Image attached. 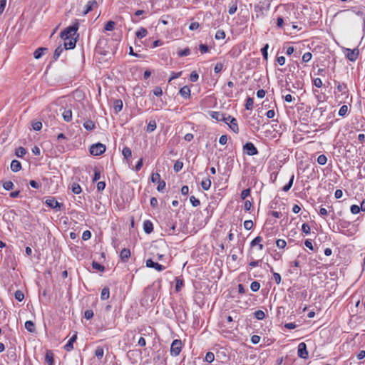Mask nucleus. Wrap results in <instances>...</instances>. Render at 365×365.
Wrapping results in <instances>:
<instances>
[{"mask_svg":"<svg viewBox=\"0 0 365 365\" xmlns=\"http://www.w3.org/2000/svg\"><path fill=\"white\" fill-rule=\"evenodd\" d=\"M78 29V22L76 21L73 25L67 27L61 32L60 36L63 39V47L66 50L73 49L76 44V38L78 36L77 34Z\"/></svg>","mask_w":365,"mask_h":365,"instance_id":"nucleus-1","label":"nucleus"},{"mask_svg":"<svg viewBox=\"0 0 365 365\" xmlns=\"http://www.w3.org/2000/svg\"><path fill=\"white\" fill-rule=\"evenodd\" d=\"M122 155L123 156V163L128 165L132 170H137V163L133 164V153L131 149L128 146H123L122 149Z\"/></svg>","mask_w":365,"mask_h":365,"instance_id":"nucleus-2","label":"nucleus"},{"mask_svg":"<svg viewBox=\"0 0 365 365\" xmlns=\"http://www.w3.org/2000/svg\"><path fill=\"white\" fill-rule=\"evenodd\" d=\"M107 43V39H100L96 46V50L98 52L104 56L114 53V48L106 47Z\"/></svg>","mask_w":365,"mask_h":365,"instance_id":"nucleus-3","label":"nucleus"},{"mask_svg":"<svg viewBox=\"0 0 365 365\" xmlns=\"http://www.w3.org/2000/svg\"><path fill=\"white\" fill-rule=\"evenodd\" d=\"M89 151L93 155H100L106 151V145L101 143L93 144L90 147Z\"/></svg>","mask_w":365,"mask_h":365,"instance_id":"nucleus-4","label":"nucleus"},{"mask_svg":"<svg viewBox=\"0 0 365 365\" xmlns=\"http://www.w3.org/2000/svg\"><path fill=\"white\" fill-rule=\"evenodd\" d=\"M182 349V341L180 339H175L170 346V354L177 356L180 354Z\"/></svg>","mask_w":365,"mask_h":365,"instance_id":"nucleus-5","label":"nucleus"},{"mask_svg":"<svg viewBox=\"0 0 365 365\" xmlns=\"http://www.w3.org/2000/svg\"><path fill=\"white\" fill-rule=\"evenodd\" d=\"M344 53L349 61H355L358 58L359 51L358 48H344Z\"/></svg>","mask_w":365,"mask_h":365,"instance_id":"nucleus-6","label":"nucleus"},{"mask_svg":"<svg viewBox=\"0 0 365 365\" xmlns=\"http://www.w3.org/2000/svg\"><path fill=\"white\" fill-rule=\"evenodd\" d=\"M45 203L48 207L55 209L56 210H61L62 207H63V203L58 202L53 197H48V199H46L45 201Z\"/></svg>","mask_w":365,"mask_h":365,"instance_id":"nucleus-7","label":"nucleus"},{"mask_svg":"<svg viewBox=\"0 0 365 365\" xmlns=\"http://www.w3.org/2000/svg\"><path fill=\"white\" fill-rule=\"evenodd\" d=\"M243 150L248 155H255L258 153L257 148L251 142L246 143L243 146Z\"/></svg>","mask_w":365,"mask_h":365,"instance_id":"nucleus-8","label":"nucleus"},{"mask_svg":"<svg viewBox=\"0 0 365 365\" xmlns=\"http://www.w3.org/2000/svg\"><path fill=\"white\" fill-rule=\"evenodd\" d=\"M297 354L299 357L304 359H306L309 357V353L307 349V345L304 342H301L299 344Z\"/></svg>","mask_w":365,"mask_h":365,"instance_id":"nucleus-9","label":"nucleus"},{"mask_svg":"<svg viewBox=\"0 0 365 365\" xmlns=\"http://www.w3.org/2000/svg\"><path fill=\"white\" fill-rule=\"evenodd\" d=\"M145 265L147 267L153 268L158 272H161L165 269V267L157 262H154L151 259L146 260Z\"/></svg>","mask_w":365,"mask_h":365,"instance_id":"nucleus-10","label":"nucleus"},{"mask_svg":"<svg viewBox=\"0 0 365 365\" xmlns=\"http://www.w3.org/2000/svg\"><path fill=\"white\" fill-rule=\"evenodd\" d=\"M77 339V333L72 336L64 346V349L67 351H71L73 349V343Z\"/></svg>","mask_w":365,"mask_h":365,"instance_id":"nucleus-11","label":"nucleus"},{"mask_svg":"<svg viewBox=\"0 0 365 365\" xmlns=\"http://www.w3.org/2000/svg\"><path fill=\"white\" fill-rule=\"evenodd\" d=\"M98 5L96 0L88 1L86 5V10L83 12V15H86L88 12L92 11Z\"/></svg>","mask_w":365,"mask_h":365,"instance_id":"nucleus-12","label":"nucleus"},{"mask_svg":"<svg viewBox=\"0 0 365 365\" xmlns=\"http://www.w3.org/2000/svg\"><path fill=\"white\" fill-rule=\"evenodd\" d=\"M45 362L48 365H54L53 353L51 350H48L45 354Z\"/></svg>","mask_w":365,"mask_h":365,"instance_id":"nucleus-13","label":"nucleus"},{"mask_svg":"<svg viewBox=\"0 0 365 365\" xmlns=\"http://www.w3.org/2000/svg\"><path fill=\"white\" fill-rule=\"evenodd\" d=\"M120 259L122 262H125L130 257V251L128 249H123L120 254Z\"/></svg>","mask_w":365,"mask_h":365,"instance_id":"nucleus-14","label":"nucleus"},{"mask_svg":"<svg viewBox=\"0 0 365 365\" xmlns=\"http://www.w3.org/2000/svg\"><path fill=\"white\" fill-rule=\"evenodd\" d=\"M227 125L235 133H239V127L236 118L231 119Z\"/></svg>","mask_w":365,"mask_h":365,"instance_id":"nucleus-15","label":"nucleus"},{"mask_svg":"<svg viewBox=\"0 0 365 365\" xmlns=\"http://www.w3.org/2000/svg\"><path fill=\"white\" fill-rule=\"evenodd\" d=\"M143 230L147 234H150L153 232V225L150 220H145L143 222Z\"/></svg>","mask_w":365,"mask_h":365,"instance_id":"nucleus-16","label":"nucleus"},{"mask_svg":"<svg viewBox=\"0 0 365 365\" xmlns=\"http://www.w3.org/2000/svg\"><path fill=\"white\" fill-rule=\"evenodd\" d=\"M179 93H180V96L185 99L189 98L190 96V89L187 86L181 88Z\"/></svg>","mask_w":365,"mask_h":365,"instance_id":"nucleus-17","label":"nucleus"},{"mask_svg":"<svg viewBox=\"0 0 365 365\" xmlns=\"http://www.w3.org/2000/svg\"><path fill=\"white\" fill-rule=\"evenodd\" d=\"M62 117L66 122L72 120V110L71 109H64L62 113Z\"/></svg>","mask_w":365,"mask_h":365,"instance_id":"nucleus-18","label":"nucleus"},{"mask_svg":"<svg viewBox=\"0 0 365 365\" xmlns=\"http://www.w3.org/2000/svg\"><path fill=\"white\" fill-rule=\"evenodd\" d=\"M210 116L215 119L217 121H221L225 120V114L217 111H212L210 113Z\"/></svg>","mask_w":365,"mask_h":365,"instance_id":"nucleus-19","label":"nucleus"},{"mask_svg":"<svg viewBox=\"0 0 365 365\" xmlns=\"http://www.w3.org/2000/svg\"><path fill=\"white\" fill-rule=\"evenodd\" d=\"M21 169V164L17 160H13L11 163V170L13 172H18Z\"/></svg>","mask_w":365,"mask_h":365,"instance_id":"nucleus-20","label":"nucleus"},{"mask_svg":"<svg viewBox=\"0 0 365 365\" xmlns=\"http://www.w3.org/2000/svg\"><path fill=\"white\" fill-rule=\"evenodd\" d=\"M48 48L45 47H39L38 48L34 53V57L36 59H39L43 55L44 51H47Z\"/></svg>","mask_w":365,"mask_h":365,"instance_id":"nucleus-21","label":"nucleus"},{"mask_svg":"<svg viewBox=\"0 0 365 365\" xmlns=\"http://www.w3.org/2000/svg\"><path fill=\"white\" fill-rule=\"evenodd\" d=\"M65 48L62 46L61 45L58 46L54 51L53 56V58L54 60H57L59 56H61V53L63 51Z\"/></svg>","mask_w":365,"mask_h":365,"instance_id":"nucleus-22","label":"nucleus"},{"mask_svg":"<svg viewBox=\"0 0 365 365\" xmlns=\"http://www.w3.org/2000/svg\"><path fill=\"white\" fill-rule=\"evenodd\" d=\"M83 127L86 130H87L88 131H91L95 128L96 126H95L94 123L92 120H88L86 122H84Z\"/></svg>","mask_w":365,"mask_h":365,"instance_id":"nucleus-23","label":"nucleus"},{"mask_svg":"<svg viewBox=\"0 0 365 365\" xmlns=\"http://www.w3.org/2000/svg\"><path fill=\"white\" fill-rule=\"evenodd\" d=\"M25 328L27 329L28 331L33 333L35 331V325L34 323L32 321H26L25 322Z\"/></svg>","mask_w":365,"mask_h":365,"instance_id":"nucleus-24","label":"nucleus"},{"mask_svg":"<svg viewBox=\"0 0 365 365\" xmlns=\"http://www.w3.org/2000/svg\"><path fill=\"white\" fill-rule=\"evenodd\" d=\"M156 122L155 120H151L149 121L148 125H147V128H146V130L148 132V133H151L153 131H154L155 129H156Z\"/></svg>","mask_w":365,"mask_h":365,"instance_id":"nucleus-25","label":"nucleus"},{"mask_svg":"<svg viewBox=\"0 0 365 365\" xmlns=\"http://www.w3.org/2000/svg\"><path fill=\"white\" fill-rule=\"evenodd\" d=\"M109 296H110L109 288L108 287H104L102 289V291H101V299L102 300H106V299H108L109 298Z\"/></svg>","mask_w":365,"mask_h":365,"instance_id":"nucleus-26","label":"nucleus"},{"mask_svg":"<svg viewBox=\"0 0 365 365\" xmlns=\"http://www.w3.org/2000/svg\"><path fill=\"white\" fill-rule=\"evenodd\" d=\"M237 9V0H234L231 2V4L229 7L228 13L230 15H232L236 12Z\"/></svg>","mask_w":365,"mask_h":365,"instance_id":"nucleus-27","label":"nucleus"},{"mask_svg":"<svg viewBox=\"0 0 365 365\" xmlns=\"http://www.w3.org/2000/svg\"><path fill=\"white\" fill-rule=\"evenodd\" d=\"M201 187L204 190H208L211 187V180L207 178L201 182Z\"/></svg>","mask_w":365,"mask_h":365,"instance_id":"nucleus-28","label":"nucleus"},{"mask_svg":"<svg viewBox=\"0 0 365 365\" xmlns=\"http://www.w3.org/2000/svg\"><path fill=\"white\" fill-rule=\"evenodd\" d=\"M123 108V103L120 100H116L114 102L113 105V109L115 111V113H118L122 110Z\"/></svg>","mask_w":365,"mask_h":365,"instance_id":"nucleus-29","label":"nucleus"},{"mask_svg":"<svg viewBox=\"0 0 365 365\" xmlns=\"http://www.w3.org/2000/svg\"><path fill=\"white\" fill-rule=\"evenodd\" d=\"M294 175H292L290 178V180L288 182L287 184H286L283 187H282V190L284 191V192H287L290 190V188L292 187V185H293V182H294Z\"/></svg>","mask_w":365,"mask_h":365,"instance_id":"nucleus-30","label":"nucleus"},{"mask_svg":"<svg viewBox=\"0 0 365 365\" xmlns=\"http://www.w3.org/2000/svg\"><path fill=\"white\" fill-rule=\"evenodd\" d=\"M26 153V150L23 147H19L16 150V152H15V154L17 157L19 158H22L24 157Z\"/></svg>","mask_w":365,"mask_h":365,"instance_id":"nucleus-31","label":"nucleus"},{"mask_svg":"<svg viewBox=\"0 0 365 365\" xmlns=\"http://www.w3.org/2000/svg\"><path fill=\"white\" fill-rule=\"evenodd\" d=\"M72 192L75 194H79L81 192V187L78 183L73 182L71 185Z\"/></svg>","mask_w":365,"mask_h":365,"instance_id":"nucleus-32","label":"nucleus"},{"mask_svg":"<svg viewBox=\"0 0 365 365\" xmlns=\"http://www.w3.org/2000/svg\"><path fill=\"white\" fill-rule=\"evenodd\" d=\"M144 45H145V46H147V47L155 48L157 46H161L162 42L160 40H156V41H153V43H152L151 46H150V41H145L144 43Z\"/></svg>","mask_w":365,"mask_h":365,"instance_id":"nucleus-33","label":"nucleus"},{"mask_svg":"<svg viewBox=\"0 0 365 365\" xmlns=\"http://www.w3.org/2000/svg\"><path fill=\"white\" fill-rule=\"evenodd\" d=\"M255 317L258 320H262L265 318V313L262 310H257L254 313Z\"/></svg>","mask_w":365,"mask_h":365,"instance_id":"nucleus-34","label":"nucleus"},{"mask_svg":"<svg viewBox=\"0 0 365 365\" xmlns=\"http://www.w3.org/2000/svg\"><path fill=\"white\" fill-rule=\"evenodd\" d=\"M254 100L252 98H247L245 103V108L247 110H252L253 108Z\"/></svg>","mask_w":365,"mask_h":365,"instance_id":"nucleus-35","label":"nucleus"},{"mask_svg":"<svg viewBox=\"0 0 365 365\" xmlns=\"http://www.w3.org/2000/svg\"><path fill=\"white\" fill-rule=\"evenodd\" d=\"M115 23L113 21H109L105 25L104 29L108 31H113L114 29Z\"/></svg>","mask_w":365,"mask_h":365,"instance_id":"nucleus-36","label":"nucleus"},{"mask_svg":"<svg viewBox=\"0 0 365 365\" xmlns=\"http://www.w3.org/2000/svg\"><path fill=\"white\" fill-rule=\"evenodd\" d=\"M14 297L19 302H21L24 299V294L21 290H16L14 293Z\"/></svg>","mask_w":365,"mask_h":365,"instance_id":"nucleus-37","label":"nucleus"},{"mask_svg":"<svg viewBox=\"0 0 365 365\" xmlns=\"http://www.w3.org/2000/svg\"><path fill=\"white\" fill-rule=\"evenodd\" d=\"M327 158L325 155L322 154V155H320L318 156L317 163L319 165H324L327 163Z\"/></svg>","mask_w":365,"mask_h":365,"instance_id":"nucleus-38","label":"nucleus"},{"mask_svg":"<svg viewBox=\"0 0 365 365\" xmlns=\"http://www.w3.org/2000/svg\"><path fill=\"white\" fill-rule=\"evenodd\" d=\"M104 351L101 346H98L95 351V355L98 359H101L103 356Z\"/></svg>","mask_w":365,"mask_h":365,"instance_id":"nucleus-39","label":"nucleus"},{"mask_svg":"<svg viewBox=\"0 0 365 365\" xmlns=\"http://www.w3.org/2000/svg\"><path fill=\"white\" fill-rule=\"evenodd\" d=\"M269 48V45L267 43L264 46L263 48H261V53L264 60H267L268 58V52L267 50Z\"/></svg>","mask_w":365,"mask_h":365,"instance_id":"nucleus-40","label":"nucleus"},{"mask_svg":"<svg viewBox=\"0 0 365 365\" xmlns=\"http://www.w3.org/2000/svg\"><path fill=\"white\" fill-rule=\"evenodd\" d=\"M215 38L217 40H222L225 38V33L222 30L217 31Z\"/></svg>","mask_w":365,"mask_h":365,"instance_id":"nucleus-41","label":"nucleus"},{"mask_svg":"<svg viewBox=\"0 0 365 365\" xmlns=\"http://www.w3.org/2000/svg\"><path fill=\"white\" fill-rule=\"evenodd\" d=\"M260 288V284L257 282V281H255V282H252L250 284V289L252 292H257Z\"/></svg>","mask_w":365,"mask_h":365,"instance_id":"nucleus-42","label":"nucleus"},{"mask_svg":"<svg viewBox=\"0 0 365 365\" xmlns=\"http://www.w3.org/2000/svg\"><path fill=\"white\" fill-rule=\"evenodd\" d=\"M182 166H183L182 162H181L180 160H177L174 164L173 169L176 173H178L182 168Z\"/></svg>","mask_w":365,"mask_h":365,"instance_id":"nucleus-43","label":"nucleus"},{"mask_svg":"<svg viewBox=\"0 0 365 365\" xmlns=\"http://www.w3.org/2000/svg\"><path fill=\"white\" fill-rule=\"evenodd\" d=\"M347 112H348V107H347V106L344 105L340 108L338 114L339 116L344 117L346 115Z\"/></svg>","mask_w":365,"mask_h":365,"instance_id":"nucleus-44","label":"nucleus"},{"mask_svg":"<svg viewBox=\"0 0 365 365\" xmlns=\"http://www.w3.org/2000/svg\"><path fill=\"white\" fill-rule=\"evenodd\" d=\"M92 267L93 269L99 270L101 272H103L105 269V268H104V267L103 265H101V264H99L98 262H95V261H93L92 262Z\"/></svg>","mask_w":365,"mask_h":365,"instance_id":"nucleus-45","label":"nucleus"},{"mask_svg":"<svg viewBox=\"0 0 365 365\" xmlns=\"http://www.w3.org/2000/svg\"><path fill=\"white\" fill-rule=\"evenodd\" d=\"M3 187L6 190H11L14 187V183L11 181H6L3 183Z\"/></svg>","mask_w":365,"mask_h":365,"instance_id":"nucleus-46","label":"nucleus"},{"mask_svg":"<svg viewBox=\"0 0 365 365\" xmlns=\"http://www.w3.org/2000/svg\"><path fill=\"white\" fill-rule=\"evenodd\" d=\"M262 241V237L261 236L256 237L254 240L250 242V246L254 247L255 245H259Z\"/></svg>","mask_w":365,"mask_h":365,"instance_id":"nucleus-47","label":"nucleus"},{"mask_svg":"<svg viewBox=\"0 0 365 365\" xmlns=\"http://www.w3.org/2000/svg\"><path fill=\"white\" fill-rule=\"evenodd\" d=\"M148 34L146 29L141 27L138 29V38H142Z\"/></svg>","mask_w":365,"mask_h":365,"instance_id":"nucleus-48","label":"nucleus"},{"mask_svg":"<svg viewBox=\"0 0 365 365\" xmlns=\"http://www.w3.org/2000/svg\"><path fill=\"white\" fill-rule=\"evenodd\" d=\"M205 361L208 363H211L215 359V355L212 352H207L205 356Z\"/></svg>","mask_w":365,"mask_h":365,"instance_id":"nucleus-49","label":"nucleus"},{"mask_svg":"<svg viewBox=\"0 0 365 365\" xmlns=\"http://www.w3.org/2000/svg\"><path fill=\"white\" fill-rule=\"evenodd\" d=\"M151 181L153 183H158L160 181V175L159 173H153L151 176Z\"/></svg>","mask_w":365,"mask_h":365,"instance_id":"nucleus-50","label":"nucleus"},{"mask_svg":"<svg viewBox=\"0 0 365 365\" xmlns=\"http://www.w3.org/2000/svg\"><path fill=\"white\" fill-rule=\"evenodd\" d=\"M312 55L310 52H307L302 56V61L304 63L309 62L312 59Z\"/></svg>","mask_w":365,"mask_h":365,"instance_id":"nucleus-51","label":"nucleus"},{"mask_svg":"<svg viewBox=\"0 0 365 365\" xmlns=\"http://www.w3.org/2000/svg\"><path fill=\"white\" fill-rule=\"evenodd\" d=\"M190 201L193 207H197L200 204V200L197 199L195 196H191L190 197Z\"/></svg>","mask_w":365,"mask_h":365,"instance_id":"nucleus-52","label":"nucleus"},{"mask_svg":"<svg viewBox=\"0 0 365 365\" xmlns=\"http://www.w3.org/2000/svg\"><path fill=\"white\" fill-rule=\"evenodd\" d=\"M251 190L250 188L245 189L242 191L240 197L242 200H245L246 197H247L250 195Z\"/></svg>","mask_w":365,"mask_h":365,"instance_id":"nucleus-53","label":"nucleus"},{"mask_svg":"<svg viewBox=\"0 0 365 365\" xmlns=\"http://www.w3.org/2000/svg\"><path fill=\"white\" fill-rule=\"evenodd\" d=\"M32 128L34 130L38 131L42 128V123L40 121L34 122Z\"/></svg>","mask_w":365,"mask_h":365,"instance_id":"nucleus-54","label":"nucleus"},{"mask_svg":"<svg viewBox=\"0 0 365 365\" xmlns=\"http://www.w3.org/2000/svg\"><path fill=\"white\" fill-rule=\"evenodd\" d=\"M244 227L247 230H250L253 227V222L252 220H245L244 222Z\"/></svg>","mask_w":365,"mask_h":365,"instance_id":"nucleus-55","label":"nucleus"},{"mask_svg":"<svg viewBox=\"0 0 365 365\" xmlns=\"http://www.w3.org/2000/svg\"><path fill=\"white\" fill-rule=\"evenodd\" d=\"M276 245L277 247L282 249L286 247L287 242L285 240L279 239L276 241Z\"/></svg>","mask_w":365,"mask_h":365,"instance_id":"nucleus-56","label":"nucleus"},{"mask_svg":"<svg viewBox=\"0 0 365 365\" xmlns=\"http://www.w3.org/2000/svg\"><path fill=\"white\" fill-rule=\"evenodd\" d=\"M93 317V310L91 309H87L84 312V317L86 319H92Z\"/></svg>","mask_w":365,"mask_h":365,"instance_id":"nucleus-57","label":"nucleus"},{"mask_svg":"<svg viewBox=\"0 0 365 365\" xmlns=\"http://www.w3.org/2000/svg\"><path fill=\"white\" fill-rule=\"evenodd\" d=\"M190 53V51L188 48L178 51V54L179 56H187Z\"/></svg>","mask_w":365,"mask_h":365,"instance_id":"nucleus-58","label":"nucleus"},{"mask_svg":"<svg viewBox=\"0 0 365 365\" xmlns=\"http://www.w3.org/2000/svg\"><path fill=\"white\" fill-rule=\"evenodd\" d=\"M91 237V232L89 230H86L82 234V239L84 241L89 240Z\"/></svg>","mask_w":365,"mask_h":365,"instance_id":"nucleus-59","label":"nucleus"},{"mask_svg":"<svg viewBox=\"0 0 365 365\" xmlns=\"http://www.w3.org/2000/svg\"><path fill=\"white\" fill-rule=\"evenodd\" d=\"M198 78H199V75L195 71H192L190 73V81L196 82V81H197Z\"/></svg>","mask_w":365,"mask_h":365,"instance_id":"nucleus-60","label":"nucleus"},{"mask_svg":"<svg viewBox=\"0 0 365 365\" xmlns=\"http://www.w3.org/2000/svg\"><path fill=\"white\" fill-rule=\"evenodd\" d=\"M313 84L317 87V88H321L323 86V83H322V81L321 80L320 78H316L313 80Z\"/></svg>","mask_w":365,"mask_h":365,"instance_id":"nucleus-61","label":"nucleus"},{"mask_svg":"<svg viewBox=\"0 0 365 365\" xmlns=\"http://www.w3.org/2000/svg\"><path fill=\"white\" fill-rule=\"evenodd\" d=\"M302 230L306 235H309L310 233V227L308 224L304 223L302 226Z\"/></svg>","mask_w":365,"mask_h":365,"instance_id":"nucleus-62","label":"nucleus"},{"mask_svg":"<svg viewBox=\"0 0 365 365\" xmlns=\"http://www.w3.org/2000/svg\"><path fill=\"white\" fill-rule=\"evenodd\" d=\"M338 92L344 93L346 89V85L345 83H339L336 86Z\"/></svg>","mask_w":365,"mask_h":365,"instance_id":"nucleus-63","label":"nucleus"},{"mask_svg":"<svg viewBox=\"0 0 365 365\" xmlns=\"http://www.w3.org/2000/svg\"><path fill=\"white\" fill-rule=\"evenodd\" d=\"M153 92V94L156 96H160L163 94L162 88L159 86L155 87Z\"/></svg>","mask_w":365,"mask_h":365,"instance_id":"nucleus-64","label":"nucleus"}]
</instances>
